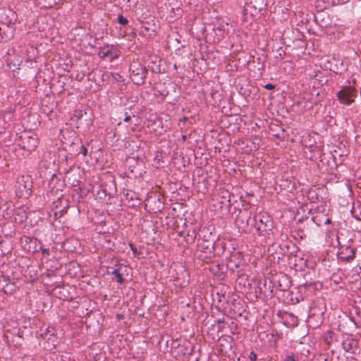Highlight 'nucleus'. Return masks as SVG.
<instances>
[{"label":"nucleus","mask_w":361,"mask_h":361,"mask_svg":"<svg viewBox=\"0 0 361 361\" xmlns=\"http://www.w3.org/2000/svg\"><path fill=\"white\" fill-rule=\"evenodd\" d=\"M253 220L255 221L254 226L259 235L264 236L269 235L274 226L273 221L269 215L266 213H259L255 215Z\"/></svg>","instance_id":"1"},{"label":"nucleus","mask_w":361,"mask_h":361,"mask_svg":"<svg viewBox=\"0 0 361 361\" xmlns=\"http://www.w3.org/2000/svg\"><path fill=\"white\" fill-rule=\"evenodd\" d=\"M39 336L44 341L43 348L47 350H51L59 343V338L54 327L49 326L47 328L41 329Z\"/></svg>","instance_id":"2"},{"label":"nucleus","mask_w":361,"mask_h":361,"mask_svg":"<svg viewBox=\"0 0 361 361\" xmlns=\"http://www.w3.org/2000/svg\"><path fill=\"white\" fill-rule=\"evenodd\" d=\"M15 188L18 196L27 198L31 194L32 188V178L27 175L19 176L17 178Z\"/></svg>","instance_id":"3"},{"label":"nucleus","mask_w":361,"mask_h":361,"mask_svg":"<svg viewBox=\"0 0 361 361\" xmlns=\"http://www.w3.org/2000/svg\"><path fill=\"white\" fill-rule=\"evenodd\" d=\"M146 70L140 64L133 63L130 66V75L132 81L137 85H142L146 77Z\"/></svg>","instance_id":"4"},{"label":"nucleus","mask_w":361,"mask_h":361,"mask_svg":"<svg viewBox=\"0 0 361 361\" xmlns=\"http://www.w3.org/2000/svg\"><path fill=\"white\" fill-rule=\"evenodd\" d=\"M338 101L343 104L350 105L356 97L355 90L351 87H344L336 94Z\"/></svg>","instance_id":"5"},{"label":"nucleus","mask_w":361,"mask_h":361,"mask_svg":"<svg viewBox=\"0 0 361 361\" xmlns=\"http://www.w3.org/2000/svg\"><path fill=\"white\" fill-rule=\"evenodd\" d=\"M267 5V0H248L246 3L245 10L249 11L251 15L257 16L262 14V12L266 10Z\"/></svg>","instance_id":"6"},{"label":"nucleus","mask_w":361,"mask_h":361,"mask_svg":"<svg viewBox=\"0 0 361 361\" xmlns=\"http://www.w3.org/2000/svg\"><path fill=\"white\" fill-rule=\"evenodd\" d=\"M356 249L349 244L340 245L338 257L340 260L350 262L355 258Z\"/></svg>","instance_id":"7"},{"label":"nucleus","mask_w":361,"mask_h":361,"mask_svg":"<svg viewBox=\"0 0 361 361\" xmlns=\"http://www.w3.org/2000/svg\"><path fill=\"white\" fill-rule=\"evenodd\" d=\"M98 55L102 59H108L109 61H112L115 59H118L120 54L114 46L106 45L101 48Z\"/></svg>","instance_id":"8"},{"label":"nucleus","mask_w":361,"mask_h":361,"mask_svg":"<svg viewBox=\"0 0 361 361\" xmlns=\"http://www.w3.org/2000/svg\"><path fill=\"white\" fill-rule=\"evenodd\" d=\"M20 139L22 140L20 145L24 149H26L28 152H32L36 149L38 144L36 135L25 134L20 136Z\"/></svg>","instance_id":"9"},{"label":"nucleus","mask_w":361,"mask_h":361,"mask_svg":"<svg viewBox=\"0 0 361 361\" xmlns=\"http://www.w3.org/2000/svg\"><path fill=\"white\" fill-rule=\"evenodd\" d=\"M243 255L240 252H237L232 255L231 257V259L229 261V264L228 266L231 267V269H234V268L237 269L240 267L243 262Z\"/></svg>","instance_id":"10"},{"label":"nucleus","mask_w":361,"mask_h":361,"mask_svg":"<svg viewBox=\"0 0 361 361\" xmlns=\"http://www.w3.org/2000/svg\"><path fill=\"white\" fill-rule=\"evenodd\" d=\"M124 269H126V267L119 265L112 271V274L115 276L117 282L120 284H122L123 283V274Z\"/></svg>","instance_id":"11"},{"label":"nucleus","mask_w":361,"mask_h":361,"mask_svg":"<svg viewBox=\"0 0 361 361\" xmlns=\"http://www.w3.org/2000/svg\"><path fill=\"white\" fill-rule=\"evenodd\" d=\"M140 32L144 35H147L149 37L154 35V30L153 29H151L149 27V24L144 23L140 27Z\"/></svg>","instance_id":"12"},{"label":"nucleus","mask_w":361,"mask_h":361,"mask_svg":"<svg viewBox=\"0 0 361 361\" xmlns=\"http://www.w3.org/2000/svg\"><path fill=\"white\" fill-rule=\"evenodd\" d=\"M118 22L122 25H126L128 23V19L122 15L118 16Z\"/></svg>","instance_id":"13"},{"label":"nucleus","mask_w":361,"mask_h":361,"mask_svg":"<svg viewBox=\"0 0 361 361\" xmlns=\"http://www.w3.org/2000/svg\"><path fill=\"white\" fill-rule=\"evenodd\" d=\"M283 361H298V360L294 355H288L283 359Z\"/></svg>","instance_id":"14"},{"label":"nucleus","mask_w":361,"mask_h":361,"mask_svg":"<svg viewBox=\"0 0 361 361\" xmlns=\"http://www.w3.org/2000/svg\"><path fill=\"white\" fill-rule=\"evenodd\" d=\"M249 358L252 360V361H255L257 358V354L254 352V351H252L250 353V356H249Z\"/></svg>","instance_id":"15"},{"label":"nucleus","mask_w":361,"mask_h":361,"mask_svg":"<svg viewBox=\"0 0 361 361\" xmlns=\"http://www.w3.org/2000/svg\"><path fill=\"white\" fill-rule=\"evenodd\" d=\"M60 361H71V357L68 355H62Z\"/></svg>","instance_id":"16"},{"label":"nucleus","mask_w":361,"mask_h":361,"mask_svg":"<svg viewBox=\"0 0 361 361\" xmlns=\"http://www.w3.org/2000/svg\"><path fill=\"white\" fill-rule=\"evenodd\" d=\"M81 153L83 154V156H86L87 154V149L84 146H81Z\"/></svg>","instance_id":"17"},{"label":"nucleus","mask_w":361,"mask_h":361,"mask_svg":"<svg viewBox=\"0 0 361 361\" xmlns=\"http://www.w3.org/2000/svg\"><path fill=\"white\" fill-rule=\"evenodd\" d=\"M56 4H57V1L55 0L53 4L51 2H49L47 4L43 5V6L44 7H52L53 5Z\"/></svg>","instance_id":"18"},{"label":"nucleus","mask_w":361,"mask_h":361,"mask_svg":"<svg viewBox=\"0 0 361 361\" xmlns=\"http://www.w3.org/2000/svg\"><path fill=\"white\" fill-rule=\"evenodd\" d=\"M265 88L267 90H272L274 88V86L272 84H267L265 85Z\"/></svg>","instance_id":"19"},{"label":"nucleus","mask_w":361,"mask_h":361,"mask_svg":"<svg viewBox=\"0 0 361 361\" xmlns=\"http://www.w3.org/2000/svg\"><path fill=\"white\" fill-rule=\"evenodd\" d=\"M130 118H131V116L130 115H127L126 114L125 118H124V119H123V121L125 122H128L130 120Z\"/></svg>","instance_id":"20"},{"label":"nucleus","mask_w":361,"mask_h":361,"mask_svg":"<svg viewBox=\"0 0 361 361\" xmlns=\"http://www.w3.org/2000/svg\"><path fill=\"white\" fill-rule=\"evenodd\" d=\"M42 252H43L44 254H49V249H44V250H42Z\"/></svg>","instance_id":"21"},{"label":"nucleus","mask_w":361,"mask_h":361,"mask_svg":"<svg viewBox=\"0 0 361 361\" xmlns=\"http://www.w3.org/2000/svg\"><path fill=\"white\" fill-rule=\"evenodd\" d=\"M130 247H131V249L133 251V252L135 253L136 252V248L133 247V246L132 245H130Z\"/></svg>","instance_id":"22"},{"label":"nucleus","mask_w":361,"mask_h":361,"mask_svg":"<svg viewBox=\"0 0 361 361\" xmlns=\"http://www.w3.org/2000/svg\"><path fill=\"white\" fill-rule=\"evenodd\" d=\"M349 345H350V343H348V345H347V347H346L347 350H350Z\"/></svg>","instance_id":"23"},{"label":"nucleus","mask_w":361,"mask_h":361,"mask_svg":"<svg viewBox=\"0 0 361 361\" xmlns=\"http://www.w3.org/2000/svg\"><path fill=\"white\" fill-rule=\"evenodd\" d=\"M349 345H350V343H348V345H347V347H346L347 350H350Z\"/></svg>","instance_id":"24"},{"label":"nucleus","mask_w":361,"mask_h":361,"mask_svg":"<svg viewBox=\"0 0 361 361\" xmlns=\"http://www.w3.org/2000/svg\"><path fill=\"white\" fill-rule=\"evenodd\" d=\"M24 217H25V216H24V215L21 216V219H20V221H23V219Z\"/></svg>","instance_id":"25"},{"label":"nucleus","mask_w":361,"mask_h":361,"mask_svg":"<svg viewBox=\"0 0 361 361\" xmlns=\"http://www.w3.org/2000/svg\"><path fill=\"white\" fill-rule=\"evenodd\" d=\"M343 345L344 346V348L346 349V346H345V343H343Z\"/></svg>","instance_id":"26"}]
</instances>
